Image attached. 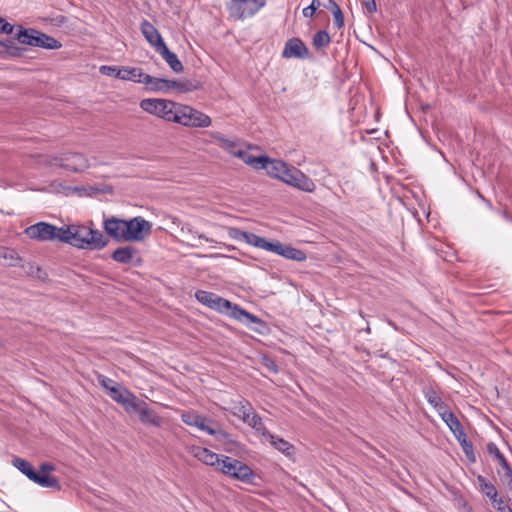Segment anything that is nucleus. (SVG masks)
Listing matches in <instances>:
<instances>
[{"label": "nucleus", "mask_w": 512, "mask_h": 512, "mask_svg": "<svg viewBox=\"0 0 512 512\" xmlns=\"http://www.w3.org/2000/svg\"><path fill=\"white\" fill-rule=\"evenodd\" d=\"M61 237V242L80 249L100 250L108 243L99 230L84 225L63 226Z\"/></svg>", "instance_id": "nucleus-1"}, {"label": "nucleus", "mask_w": 512, "mask_h": 512, "mask_svg": "<svg viewBox=\"0 0 512 512\" xmlns=\"http://www.w3.org/2000/svg\"><path fill=\"white\" fill-rule=\"evenodd\" d=\"M267 173L286 184L304 192H313L315 183L301 170L278 159H271L266 166Z\"/></svg>", "instance_id": "nucleus-2"}, {"label": "nucleus", "mask_w": 512, "mask_h": 512, "mask_svg": "<svg viewBox=\"0 0 512 512\" xmlns=\"http://www.w3.org/2000/svg\"><path fill=\"white\" fill-rule=\"evenodd\" d=\"M211 309L219 313L226 314L229 317L247 325L255 323L260 327L265 326V322L258 318L256 315L251 314L247 310L241 308L239 305L234 304L219 295H216Z\"/></svg>", "instance_id": "nucleus-3"}, {"label": "nucleus", "mask_w": 512, "mask_h": 512, "mask_svg": "<svg viewBox=\"0 0 512 512\" xmlns=\"http://www.w3.org/2000/svg\"><path fill=\"white\" fill-rule=\"evenodd\" d=\"M16 39L23 45L44 48L48 50H56L62 47L54 37L47 35L34 28H24L18 26V32L16 33Z\"/></svg>", "instance_id": "nucleus-4"}, {"label": "nucleus", "mask_w": 512, "mask_h": 512, "mask_svg": "<svg viewBox=\"0 0 512 512\" xmlns=\"http://www.w3.org/2000/svg\"><path fill=\"white\" fill-rule=\"evenodd\" d=\"M173 118L174 123L190 128H207L212 124V120L207 114L180 103Z\"/></svg>", "instance_id": "nucleus-5"}, {"label": "nucleus", "mask_w": 512, "mask_h": 512, "mask_svg": "<svg viewBox=\"0 0 512 512\" xmlns=\"http://www.w3.org/2000/svg\"><path fill=\"white\" fill-rule=\"evenodd\" d=\"M178 105L179 103L171 100L155 98H146L140 102L143 111L168 122H174L173 116L176 115Z\"/></svg>", "instance_id": "nucleus-6"}, {"label": "nucleus", "mask_w": 512, "mask_h": 512, "mask_svg": "<svg viewBox=\"0 0 512 512\" xmlns=\"http://www.w3.org/2000/svg\"><path fill=\"white\" fill-rule=\"evenodd\" d=\"M181 420L189 426H193L198 428L201 431L206 432L209 435H212L216 438V440L221 442H231L230 434L225 432L220 428H214L210 424L213 423L212 420L198 415L194 412H184L181 415Z\"/></svg>", "instance_id": "nucleus-7"}, {"label": "nucleus", "mask_w": 512, "mask_h": 512, "mask_svg": "<svg viewBox=\"0 0 512 512\" xmlns=\"http://www.w3.org/2000/svg\"><path fill=\"white\" fill-rule=\"evenodd\" d=\"M49 163L76 173L83 172L89 167L88 159L83 154L77 152L55 155Z\"/></svg>", "instance_id": "nucleus-8"}, {"label": "nucleus", "mask_w": 512, "mask_h": 512, "mask_svg": "<svg viewBox=\"0 0 512 512\" xmlns=\"http://www.w3.org/2000/svg\"><path fill=\"white\" fill-rule=\"evenodd\" d=\"M264 5L265 2L259 0H231L227 9L232 18L244 20L255 15Z\"/></svg>", "instance_id": "nucleus-9"}, {"label": "nucleus", "mask_w": 512, "mask_h": 512, "mask_svg": "<svg viewBox=\"0 0 512 512\" xmlns=\"http://www.w3.org/2000/svg\"><path fill=\"white\" fill-rule=\"evenodd\" d=\"M62 227H56L50 223L38 222L25 229V234L38 241H60Z\"/></svg>", "instance_id": "nucleus-10"}, {"label": "nucleus", "mask_w": 512, "mask_h": 512, "mask_svg": "<svg viewBox=\"0 0 512 512\" xmlns=\"http://www.w3.org/2000/svg\"><path fill=\"white\" fill-rule=\"evenodd\" d=\"M152 223L138 216L127 220V241H142L151 233Z\"/></svg>", "instance_id": "nucleus-11"}, {"label": "nucleus", "mask_w": 512, "mask_h": 512, "mask_svg": "<svg viewBox=\"0 0 512 512\" xmlns=\"http://www.w3.org/2000/svg\"><path fill=\"white\" fill-rule=\"evenodd\" d=\"M100 73L105 76H111L121 80L132 81L138 83L139 77L142 75V69L138 67H118L102 65L99 69Z\"/></svg>", "instance_id": "nucleus-12"}, {"label": "nucleus", "mask_w": 512, "mask_h": 512, "mask_svg": "<svg viewBox=\"0 0 512 512\" xmlns=\"http://www.w3.org/2000/svg\"><path fill=\"white\" fill-rule=\"evenodd\" d=\"M104 229L117 242L127 241V220L115 217L106 219Z\"/></svg>", "instance_id": "nucleus-13"}, {"label": "nucleus", "mask_w": 512, "mask_h": 512, "mask_svg": "<svg viewBox=\"0 0 512 512\" xmlns=\"http://www.w3.org/2000/svg\"><path fill=\"white\" fill-rule=\"evenodd\" d=\"M109 396L115 402L121 404L127 412H131L132 408H136V402L138 398L128 389L121 386H115L111 388Z\"/></svg>", "instance_id": "nucleus-14"}, {"label": "nucleus", "mask_w": 512, "mask_h": 512, "mask_svg": "<svg viewBox=\"0 0 512 512\" xmlns=\"http://www.w3.org/2000/svg\"><path fill=\"white\" fill-rule=\"evenodd\" d=\"M310 55L308 48L299 38L289 39L284 46L282 56L284 58L306 59Z\"/></svg>", "instance_id": "nucleus-15"}, {"label": "nucleus", "mask_w": 512, "mask_h": 512, "mask_svg": "<svg viewBox=\"0 0 512 512\" xmlns=\"http://www.w3.org/2000/svg\"><path fill=\"white\" fill-rule=\"evenodd\" d=\"M422 394L426 401L436 410L440 417L450 410L448 405L442 400L432 384L424 385L422 388Z\"/></svg>", "instance_id": "nucleus-16"}, {"label": "nucleus", "mask_w": 512, "mask_h": 512, "mask_svg": "<svg viewBox=\"0 0 512 512\" xmlns=\"http://www.w3.org/2000/svg\"><path fill=\"white\" fill-rule=\"evenodd\" d=\"M140 30L145 40L155 49V51L165 44L158 29L148 20H142Z\"/></svg>", "instance_id": "nucleus-17"}, {"label": "nucleus", "mask_w": 512, "mask_h": 512, "mask_svg": "<svg viewBox=\"0 0 512 512\" xmlns=\"http://www.w3.org/2000/svg\"><path fill=\"white\" fill-rule=\"evenodd\" d=\"M131 412H137L143 424H149L155 427L161 425V418L153 410L149 409L144 401L138 399L136 408H132Z\"/></svg>", "instance_id": "nucleus-18"}, {"label": "nucleus", "mask_w": 512, "mask_h": 512, "mask_svg": "<svg viewBox=\"0 0 512 512\" xmlns=\"http://www.w3.org/2000/svg\"><path fill=\"white\" fill-rule=\"evenodd\" d=\"M207 134L217 143V145L230 153L231 155L239 158L244 157L245 152L238 148L237 142L226 138L220 132H207Z\"/></svg>", "instance_id": "nucleus-19"}, {"label": "nucleus", "mask_w": 512, "mask_h": 512, "mask_svg": "<svg viewBox=\"0 0 512 512\" xmlns=\"http://www.w3.org/2000/svg\"><path fill=\"white\" fill-rule=\"evenodd\" d=\"M191 454L202 463L209 466L220 465V456L207 448L200 446H193L191 448Z\"/></svg>", "instance_id": "nucleus-20"}, {"label": "nucleus", "mask_w": 512, "mask_h": 512, "mask_svg": "<svg viewBox=\"0 0 512 512\" xmlns=\"http://www.w3.org/2000/svg\"><path fill=\"white\" fill-rule=\"evenodd\" d=\"M138 83H142L145 87L153 92H167V79L157 78L148 75L142 71L141 77H139Z\"/></svg>", "instance_id": "nucleus-21"}, {"label": "nucleus", "mask_w": 512, "mask_h": 512, "mask_svg": "<svg viewBox=\"0 0 512 512\" xmlns=\"http://www.w3.org/2000/svg\"><path fill=\"white\" fill-rule=\"evenodd\" d=\"M156 52L165 60L174 72L180 73L183 71L184 67L178 59V56L174 52L170 51L166 44L160 47Z\"/></svg>", "instance_id": "nucleus-22"}, {"label": "nucleus", "mask_w": 512, "mask_h": 512, "mask_svg": "<svg viewBox=\"0 0 512 512\" xmlns=\"http://www.w3.org/2000/svg\"><path fill=\"white\" fill-rule=\"evenodd\" d=\"M263 436L270 442V444L277 449L278 451L282 452L285 455H291L293 452V445H291L288 441H286L283 438H279L275 435H273L270 432H263Z\"/></svg>", "instance_id": "nucleus-23"}, {"label": "nucleus", "mask_w": 512, "mask_h": 512, "mask_svg": "<svg viewBox=\"0 0 512 512\" xmlns=\"http://www.w3.org/2000/svg\"><path fill=\"white\" fill-rule=\"evenodd\" d=\"M286 259L303 262L307 259L305 252L290 245L280 244L278 254Z\"/></svg>", "instance_id": "nucleus-24"}, {"label": "nucleus", "mask_w": 512, "mask_h": 512, "mask_svg": "<svg viewBox=\"0 0 512 512\" xmlns=\"http://www.w3.org/2000/svg\"><path fill=\"white\" fill-rule=\"evenodd\" d=\"M137 250L132 246L117 248L111 255L112 259L121 264H129Z\"/></svg>", "instance_id": "nucleus-25"}, {"label": "nucleus", "mask_w": 512, "mask_h": 512, "mask_svg": "<svg viewBox=\"0 0 512 512\" xmlns=\"http://www.w3.org/2000/svg\"><path fill=\"white\" fill-rule=\"evenodd\" d=\"M323 7L329 10L334 18V25L341 29L344 26V16L340 6L335 0H324Z\"/></svg>", "instance_id": "nucleus-26"}, {"label": "nucleus", "mask_w": 512, "mask_h": 512, "mask_svg": "<svg viewBox=\"0 0 512 512\" xmlns=\"http://www.w3.org/2000/svg\"><path fill=\"white\" fill-rule=\"evenodd\" d=\"M254 476L253 470L247 464L238 461L233 478L244 483H252Z\"/></svg>", "instance_id": "nucleus-27"}, {"label": "nucleus", "mask_w": 512, "mask_h": 512, "mask_svg": "<svg viewBox=\"0 0 512 512\" xmlns=\"http://www.w3.org/2000/svg\"><path fill=\"white\" fill-rule=\"evenodd\" d=\"M33 482L40 485L41 487L53 488L58 491L62 489L59 480L56 477L50 476L49 474H40L37 472Z\"/></svg>", "instance_id": "nucleus-28"}, {"label": "nucleus", "mask_w": 512, "mask_h": 512, "mask_svg": "<svg viewBox=\"0 0 512 512\" xmlns=\"http://www.w3.org/2000/svg\"><path fill=\"white\" fill-rule=\"evenodd\" d=\"M12 464L21 473H23L29 480L33 481L37 471L33 468L32 464L25 459L16 457L12 460Z\"/></svg>", "instance_id": "nucleus-29"}, {"label": "nucleus", "mask_w": 512, "mask_h": 512, "mask_svg": "<svg viewBox=\"0 0 512 512\" xmlns=\"http://www.w3.org/2000/svg\"><path fill=\"white\" fill-rule=\"evenodd\" d=\"M477 481L480 487V490L486 497H488L492 503H496V497L498 496V492L496 487L488 482L484 476L479 475L477 477Z\"/></svg>", "instance_id": "nucleus-30"}, {"label": "nucleus", "mask_w": 512, "mask_h": 512, "mask_svg": "<svg viewBox=\"0 0 512 512\" xmlns=\"http://www.w3.org/2000/svg\"><path fill=\"white\" fill-rule=\"evenodd\" d=\"M197 89V86L194 85L189 80H168L167 79V92L170 90H176L178 92L186 93L191 92Z\"/></svg>", "instance_id": "nucleus-31"}, {"label": "nucleus", "mask_w": 512, "mask_h": 512, "mask_svg": "<svg viewBox=\"0 0 512 512\" xmlns=\"http://www.w3.org/2000/svg\"><path fill=\"white\" fill-rule=\"evenodd\" d=\"M440 418L448 426L454 436L464 430L462 424L451 410L442 415Z\"/></svg>", "instance_id": "nucleus-32"}, {"label": "nucleus", "mask_w": 512, "mask_h": 512, "mask_svg": "<svg viewBox=\"0 0 512 512\" xmlns=\"http://www.w3.org/2000/svg\"><path fill=\"white\" fill-rule=\"evenodd\" d=\"M238 461L239 460L233 459L229 456H220V465L217 466L222 473L233 477L236 471V466L238 465Z\"/></svg>", "instance_id": "nucleus-33"}, {"label": "nucleus", "mask_w": 512, "mask_h": 512, "mask_svg": "<svg viewBox=\"0 0 512 512\" xmlns=\"http://www.w3.org/2000/svg\"><path fill=\"white\" fill-rule=\"evenodd\" d=\"M243 161L251 165L252 167L256 169H265L268 165V162H270V158L267 156H252L245 152L244 157H242Z\"/></svg>", "instance_id": "nucleus-34"}, {"label": "nucleus", "mask_w": 512, "mask_h": 512, "mask_svg": "<svg viewBox=\"0 0 512 512\" xmlns=\"http://www.w3.org/2000/svg\"><path fill=\"white\" fill-rule=\"evenodd\" d=\"M216 293L205 291V290H197L195 292V298L196 300L201 303L202 305L212 308L213 302L216 298Z\"/></svg>", "instance_id": "nucleus-35"}, {"label": "nucleus", "mask_w": 512, "mask_h": 512, "mask_svg": "<svg viewBox=\"0 0 512 512\" xmlns=\"http://www.w3.org/2000/svg\"><path fill=\"white\" fill-rule=\"evenodd\" d=\"M330 35L325 30L315 33L313 36L312 44L316 49L325 48L330 44Z\"/></svg>", "instance_id": "nucleus-36"}, {"label": "nucleus", "mask_w": 512, "mask_h": 512, "mask_svg": "<svg viewBox=\"0 0 512 512\" xmlns=\"http://www.w3.org/2000/svg\"><path fill=\"white\" fill-rule=\"evenodd\" d=\"M6 51L5 58L7 57H21L25 51L24 48H21L15 44L12 40H6Z\"/></svg>", "instance_id": "nucleus-37"}, {"label": "nucleus", "mask_w": 512, "mask_h": 512, "mask_svg": "<svg viewBox=\"0 0 512 512\" xmlns=\"http://www.w3.org/2000/svg\"><path fill=\"white\" fill-rule=\"evenodd\" d=\"M245 422L248 423L252 428L257 430L258 432H261L262 434L263 432H268L265 429L261 417L256 413H253L252 416H249L248 421Z\"/></svg>", "instance_id": "nucleus-38"}, {"label": "nucleus", "mask_w": 512, "mask_h": 512, "mask_svg": "<svg viewBox=\"0 0 512 512\" xmlns=\"http://www.w3.org/2000/svg\"><path fill=\"white\" fill-rule=\"evenodd\" d=\"M324 0H312L311 4L302 10V14L306 18H312L319 7H323Z\"/></svg>", "instance_id": "nucleus-39"}, {"label": "nucleus", "mask_w": 512, "mask_h": 512, "mask_svg": "<svg viewBox=\"0 0 512 512\" xmlns=\"http://www.w3.org/2000/svg\"><path fill=\"white\" fill-rule=\"evenodd\" d=\"M280 244H281L280 241H277V240L276 241H268L266 238H263L260 249H264L266 251H270L275 254H278Z\"/></svg>", "instance_id": "nucleus-40"}, {"label": "nucleus", "mask_w": 512, "mask_h": 512, "mask_svg": "<svg viewBox=\"0 0 512 512\" xmlns=\"http://www.w3.org/2000/svg\"><path fill=\"white\" fill-rule=\"evenodd\" d=\"M0 258L9 259V265H14V262L19 259L18 255L14 250L7 248H0Z\"/></svg>", "instance_id": "nucleus-41"}, {"label": "nucleus", "mask_w": 512, "mask_h": 512, "mask_svg": "<svg viewBox=\"0 0 512 512\" xmlns=\"http://www.w3.org/2000/svg\"><path fill=\"white\" fill-rule=\"evenodd\" d=\"M264 237H261L259 235H256L254 233L248 232L246 235V239L244 242H246L249 245H252L256 248H260L262 241Z\"/></svg>", "instance_id": "nucleus-42"}, {"label": "nucleus", "mask_w": 512, "mask_h": 512, "mask_svg": "<svg viewBox=\"0 0 512 512\" xmlns=\"http://www.w3.org/2000/svg\"><path fill=\"white\" fill-rule=\"evenodd\" d=\"M98 382L103 388L109 391V393H111V388L118 386V384L114 380L104 375L98 376Z\"/></svg>", "instance_id": "nucleus-43"}, {"label": "nucleus", "mask_w": 512, "mask_h": 512, "mask_svg": "<svg viewBox=\"0 0 512 512\" xmlns=\"http://www.w3.org/2000/svg\"><path fill=\"white\" fill-rule=\"evenodd\" d=\"M247 233L248 232L242 231L241 229L235 227L229 228L228 231V235L230 236V238L237 241H245Z\"/></svg>", "instance_id": "nucleus-44"}, {"label": "nucleus", "mask_w": 512, "mask_h": 512, "mask_svg": "<svg viewBox=\"0 0 512 512\" xmlns=\"http://www.w3.org/2000/svg\"><path fill=\"white\" fill-rule=\"evenodd\" d=\"M362 7L366 14L372 15L377 11L375 0H361Z\"/></svg>", "instance_id": "nucleus-45"}, {"label": "nucleus", "mask_w": 512, "mask_h": 512, "mask_svg": "<svg viewBox=\"0 0 512 512\" xmlns=\"http://www.w3.org/2000/svg\"><path fill=\"white\" fill-rule=\"evenodd\" d=\"M239 412L242 414L243 421H248L251 411V405L248 401L240 402Z\"/></svg>", "instance_id": "nucleus-46"}, {"label": "nucleus", "mask_w": 512, "mask_h": 512, "mask_svg": "<svg viewBox=\"0 0 512 512\" xmlns=\"http://www.w3.org/2000/svg\"><path fill=\"white\" fill-rule=\"evenodd\" d=\"M14 25L7 22L4 18L0 17V33L12 34Z\"/></svg>", "instance_id": "nucleus-47"}, {"label": "nucleus", "mask_w": 512, "mask_h": 512, "mask_svg": "<svg viewBox=\"0 0 512 512\" xmlns=\"http://www.w3.org/2000/svg\"><path fill=\"white\" fill-rule=\"evenodd\" d=\"M487 452L494 456L497 459H499L503 454L500 452L499 448L497 447V445L493 442H489L487 444Z\"/></svg>", "instance_id": "nucleus-48"}, {"label": "nucleus", "mask_w": 512, "mask_h": 512, "mask_svg": "<svg viewBox=\"0 0 512 512\" xmlns=\"http://www.w3.org/2000/svg\"><path fill=\"white\" fill-rule=\"evenodd\" d=\"M462 450L469 461L475 462L476 458H475L472 442L470 444H468V446L462 447Z\"/></svg>", "instance_id": "nucleus-49"}, {"label": "nucleus", "mask_w": 512, "mask_h": 512, "mask_svg": "<svg viewBox=\"0 0 512 512\" xmlns=\"http://www.w3.org/2000/svg\"><path fill=\"white\" fill-rule=\"evenodd\" d=\"M40 474H49L55 470V465L50 462H43L39 466Z\"/></svg>", "instance_id": "nucleus-50"}, {"label": "nucleus", "mask_w": 512, "mask_h": 512, "mask_svg": "<svg viewBox=\"0 0 512 512\" xmlns=\"http://www.w3.org/2000/svg\"><path fill=\"white\" fill-rule=\"evenodd\" d=\"M455 438L457 439L461 447L468 446V444L471 443L464 430L455 435Z\"/></svg>", "instance_id": "nucleus-51"}, {"label": "nucleus", "mask_w": 512, "mask_h": 512, "mask_svg": "<svg viewBox=\"0 0 512 512\" xmlns=\"http://www.w3.org/2000/svg\"><path fill=\"white\" fill-rule=\"evenodd\" d=\"M498 510V512H500V508L501 507H507L508 505H506L503 501L502 498H498V496L496 497V503H492Z\"/></svg>", "instance_id": "nucleus-52"}, {"label": "nucleus", "mask_w": 512, "mask_h": 512, "mask_svg": "<svg viewBox=\"0 0 512 512\" xmlns=\"http://www.w3.org/2000/svg\"><path fill=\"white\" fill-rule=\"evenodd\" d=\"M6 41H1L0 40V57L1 58H5V51H6Z\"/></svg>", "instance_id": "nucleus-53"}, {"label": "nucleus", "mask_w": 512, "mask_h": 512, "mask_svg": "<svg viewBox=\"0 0 512 512\" xmlns=\"http://www.w3.org/2000/svg\"><path fill=\"white\" fill-rule=\"evenodd\" d=\"M503 217L505 220L512 222V215H510L508 212H503Z\"/></svg>", "instance_id": "nucleus-54"}, {"label": "nucleus", "mask_w": 512, "mask_h": 512, "mask_svg": "<svg viewBox=\"0 0 512 512\" xmlns=\"http://www.w3.org/2000/svg\"><path fill=\"white\" fill-rule=\"evenodd\" d=\"M268 367L274 372H277L276 364L273 361H271V364L268 365Z\"/></svg>", "instance_id": "nucleus-55"}, {"label": "nucleus", "mask_w": 512, "mask_h": 512, "mask_svg": "<svg viewBox=\"0 0 512 512\" xmlns=\"http://www.w3.org/2000/svg\"><path fill=\"white\" fill-rule=\"evenodd\" d=\"M500 512H512V509L509 506L501 507Z\"/></svg>", "instance_id": "nucleus-56"}, {"label": "nucleus", "mask_w": 512, "mask_h": 512, "mask_svg": "<svg viewBox=\"0 0 512 512\" xmlns=\"http://www.w3.org/2000/svg\"><path fill=\"white\" fill-rule=\"evenodd\" d=\"M253 329H254L255 331H257V332H261V328H259V327H254Z\"/></svg>", "instance_id": "nucleus-57"}, {"label": "nucleus", "mask_w": 512, "mask_h": 512, "mask_svg": "<svg viewBox=\"0 0 512 512\" xmlns=\"http://www.w3.org/2000/svg\"><path fill=\"white\" fill-rule=\"evenodd\" d=\"M365 331H366L367 333H370V332H371L370 327H369V326H367V328L365 329Z\"/></svg>", "instance_id": "nucleus-58"}, {"label": "nucleus", "mask_w": 512, "mask_h": 512, "mask_svg": "<svg viewBox=\"0 0 512 512\" xmlns=\"http://www.w3.org/2000/svg\"><path fill=\"white\" fill-rule=\"evenodd\" d=\"M479 197L483 200H485V198L483 197V195L479 194Z\"/></svg>", "instance_id": "nucleus-59"}]
</instances>
